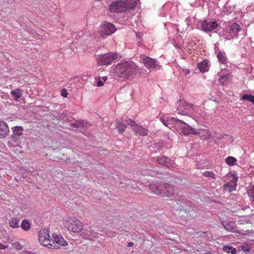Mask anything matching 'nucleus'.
<instances>
[{
	"label": "nucleus",
	"mask_w": 254,
	"mask_h": 254,
	"mask_svg": "<svg viewBox=\"0 0 254 254\" xmlns=\"http://www.w3.org/2000/svg\"><path fill=\"white\" fill-rule=\"evenodd\" d=\"M219 61L223 64H225L227 62V58L224 52H219L217 55Z\"/></svg>",
	"instance_id": "nucleus-28"
},
{
	"label": "nucleus",
	"mask_w": 254,
	"mask_h": 254,
	"mask_svg": "<svg viewBox=\"0 0 254 254\" xmlns=\"http://www.w3.org/2000/svg\"><path fill=\"white\" fill-rule=\"evenodd\" d=\"M39 241L42 245L48 248L51 249L52 247H56L52 244V239H50V236L47 230H42L39 232Z\"/></svg>",
	"instance_id": "nucleus-10"
},
{
	"label": "nucleus",
	"mask_w": 254,
	"mask_h": 254,
	"mask_svg": "<svg viewBox=\"0 0 254 254\" xmlns=\"http://www.w3.org/2000/svg\"><path fill=\"white\" fill-rule=\"evenodd\" d=\"M218 26V24L215 21L204 20L201 23L202 29L205 32L211 31L216 28Z\"/></svg>",
	"instance_id": "nucleus-15"
},
{
	"label": "nucleus",
	"mask_w": 254,
	"mask_h": 254,
	"mask_svg": "<svg viewBox=\"0 0 254 254\" xmlns=\"http://www.w3.org/2000/svg\"><path fill=\"white\" fill-rule=\"evenodd\" d=\"M136 5L135 0H117L112 2L109 6L111 13H121L134 8Z\"/></svg>",
	"instance_id": "nucleus-2"
},
{
	"label": "nucleus",
	"mask_w": 254,
	"mask_h": 254,
	"mask_svg": "<svg viewBox=\"0 0 254 254\" xmlns=\"http://www.w3.org/2000/svg\"><path fill=\"white\" fill-rule=\"evenodd\" d=\"M247 192L248 195L252 197L254 200V186H252L250 189L248 190Z\"/></svg>",
	"instance_id": "nucleus-36"
},
{
	"label": "nucleus",
	"mask_w": 254,
	"mask_h": 254,
	"mask_svg": "<svg viewBox=\"0 0 254 254\" xmlns=\"http://www.w3.org/2000/svg\"><path fill=\"white\" fill-rule=\"evenodd\" d=\"M227 78L228 76L227 75H223L219 78L218 82L220 84H223L224 81L227 79Z\"/></svg>",
	"instance_id": "nucleus-38"
},
{
	"label": "nucleus",
	"mask_w": 254,
	"mask_h": 254,
	"mask_svg": "<svg viewBox=\"0 0 254 254\" xmlns=\"http://www.w3.org/2000/svg\"><path fill=\"white\" fill-rule=\"evenodd\" d=\"M189 72H190V71H187V73H189Z\"/></svg>",
	"instance_id": "nucleus-52"
},
{
	"label": "nucleus",
	"mask_w": 254,
	"mask_h": 254,
	"mask_svg": "<svg viewBox=\"0 0 254 254\" xmlns=\"http://www.w3.org/2000/svg\"><path fill=\"white\" fill-rule=\"evenodd\" d=\"M115 26L111 23L103 21L101 23L99 29V34L102 37L109 36L116 31Z\"/></svg>",
	"instance_id": "nucleus-8"
},
{
	"label": "nucleus",
	"mask_w": 254,
	"mask_h": 254,
	"mask_svg": "<svg viewBox=\"0 0 254 254\" xmlns=\"http://www.w3.org/2000/svg\"><path fill=\"white\" fill-rule=\"evenodd\" d=\"M160 120L164 126L170 128L171 127H169L170 125L173 124L176 126L177 121H179V119L174 118H167L166 119L160 118Z\"/></svg>",
	"instance_id": "nucleus-21"
},
{
	"label": "nucleus",
	"mask_w": 254,
	"mask_h": 254,
	"mask_svg": "<svg viewBox=\"0 0 254 254\" xmlns=\"http://www.w3.org/2000/svg\"><path fill=\"white\" fill-rule=\"evenodd\" d=\"M139 60L149 70L160 68L158 62L155 59L149 58L144 55H141L139 57Z\"/></svg>",
	"instance_id": "nucleus-7"
},
{
	"label": "nucleus",
	"mask_w": 254,
	"mask_h": 254,
	"mask_svg": "<svg viewBox=\"0 0 254 254\" xmlns=\"http://www.w3.org/2000/svg\"><path fill=\"white\" fill-rule=\"evenodd\" d=\"M102 79L104 81H106L107 80V77L106 76L102 77Z\"/></svg>",
	"instance_id": "nucleus-48"
},
{
	"label": "nucleus",
	"mask_w": 254,
	"mask_h": 254,
	"mask_svg": "<svg viewBox=\"0 0 254 254\" xmlns=\"http://www.w3.org/2000/svg\"><path fill=\"white\" fill-rule=\"evenodd\" d=\"M117 58V55L116 54L110 52L98 55L97 62L98 64L101 65H108L110 64Z\"/></svg>",
	"instance_id": "nucleus-9"
},
{
	"label": "nucleus",
	"mask_w": 254,
	"mask_h": 254,
	"mask_svg": "<svg viewBox=\"0 0 254 254\" xmlns=\"http://www.w3.org/2000/svg\"><path fill=\"white\" fill-rule=\"evenodd\" d=\"M190 212H188L187 211L184 210H180L179 212V216L181 218V220L186 222L189 219H191L193 218L190 217Z\"/></svg>",
	"instance_id": "nucleus-23"
},
{
	"label": "nucleus",
	"mask_w": 254,
	"mask_h": 254,
	"mask_svg": "<svg viewBox=\"0 0 254 254\" xmlns=\"http://www.w3.org/2000/svg\"><path fill=\"white\" fill-rule=\"evenodd\" d=\"M72 127L74 128H78L83 126V123L80 121H77L72 124Z\"/></svg>",
	"instance_id": "nucleus-35"
},
{
	"label": "nucleus",
	"mask_w": 254,
	"mask_h": 254,
	"mask_svg": "<svg viewBox=\"0 0 254 254\" xmlns=\"http://www.w3.org/2000/svg\"><path fill=\"white\" fill-rule=\"evenodd\" d=\"M163 188L161 196L170 197L174 193V189L172 186L164 183Z\"/></svg>",
	"instance_id": "nucleus-18"
},
{
	"label": "nucleus",
	"mask_w": 254,
	"mask_h": 254,
	"mask_svg": "<svg viewBox=\"0 0 254 254\" xmlns=\"http://www.w3.org/2000/svg\"><path fill=\"white\" fill-rule=\"evenodd\" d=\"M197 67L201 72H205L208 70V63L206 61H203L197 65Z\"/></svg>",
	"instance_id": "nucleus-25"
},
{
	"label": "nucleus",
	"mask_w": 254,
	"mask_h": 254,
	"mask_svg": "<svg viewBox=\"0 0 254 254\" xmlns=\"http://www.w3.org/2000/svg\"><path fill=\"white\" fill-rule=\"evenodd\" d=\"M104 85V82L101 80H99L97 82V86L98 87H101Z\"/></svg>",
	"instance_id": "nucleus-39"
},
{
	"label": "nucleus",
	"mask_w": 254,
	"mask_h": 254,
	"mask_svg": "<svg viewBox=\"0 0 254 254\" xmlns=\"http://www.w3.org/2000/svg\"><path fill=\"white\" fill-rule=\"evenodd\" d=\"M5 248V246L3 245H2V244L0 243V250L4 249Z\"/></svg>",
	"instance_id": "nucleus-44"
},
{
	"label": "nucleus",
	"mask_w": 254,
	"mask_h": 254,
	"mask_svg": "<svg viewBox=\"0 0 254 254\" xmlns=\"http://www.w3.org/2000/svg\"><path fill=\"white\" fill-rule=\"evenodd\" d=\"M251 102L254 103V96H252V99Z\"/></svg>",
	"instance_id": "nucleus-47"
},
{
	"label": "nucleus",
	"mask_w": 254,
	"mask_h": 254,
	"mask_svg": "<svg viewBox=\"0 0 254 254\" xmlns=\"http://www.w3.org/2000/svg\"><path fill=\"white\" fill-rule=\"evenodd\" d=\"M133 245V243L132 242H129L127 244V247H131Z\"/></svg>",
	"instance_id": "nucleus-46"
},
{
	"label": "nucleus",
	"mask_w": 254,
	"mask_h": 254,
	"mask_svg": "<svg viewBox=\"0 0 254 254\" xmlns=\"http://www.w3.org/2000/svg\"><path fill=\"white\" fill-rule=\"evenodd\" d=\"M176 126L179 127L181 132L185 135H187L190 134L194 135L200 134V132L196 130L182 120H179V121H177Z\"/></svg>",
	"instance_id": "nucleus-6"
},
{
	"label": "nucleus",
	"mask_w": 254,
	"mask_h": 254,
	"mask_svg": "<svg viewBox=\"0 0 254 254\" xmlns=\"http://www.w3.org/2000/svg\"><path fill=\"white\" fill-rule=\"evenodd\" d=\"M227 136V134H222V135H219V136H218V138L219 139H221L222 138H223L224 137V136Z\"/></svg>",
	"instance_id": "nucleus-42"
},
{
	"label": "nucleus",
	"mask_w": 254,
	"mask_h": 254,
	"mask_svg": "<svg viewBox=\"0 0 254 254\" xmlns=\"http://www.w3.org/2000/svg\"><path fill=\"white\" fill-rule=\"evenodd\" d=\"M154 146L156 147L157 146V144H154V145H150L149 148V149L150 150H151L152 148H154Z\"/></svg>",
	"instance_id": "nucleus-43"
},
{
	"label": "nucleus",
	"mask_w": 254,
	"mask_h": 254,
	"mask_svg": "<svg viewBox=\"0 0 254 254\" xmlns=\"http://www.w3.org/2000/svg\"><path fill=\"white\" fill-rule=\"evenodd\" d=\"M202 254H212L209 253V252H205V251H203Z\"/></svg>",
	"instance_id": "nucleus-49"
},
{
	"label": "nucleus",
	"mask_w": 254,
	"mask_h": 254,
	"mask_svg": "<svg viewBox=\"0 0 254 254\" xmlns=\"http://www.w3.org/2000/svg\"><path fill=\"white\" fill-rule=\"evenodd\" d=\"M21 227L24 231H28L30 229V224L28 220L24 219L21 223Z\"/></svg>",
	"instance_id": "nucleus-32"
},
{
	"label": "nucleus",
	"mask_w": 254,
	"mask_h": 254,
	"mask_svg": "<svg viewBox=\"0 0 254 254\" xmlns=\"http://www.w3.org/2000/svg\"><path fill=\"white\" fill-rule=\"evenodd\" d=\"M252 95L251 94H244L242 97V99L243 100H247L251 102L252 99Z\"/></svg>",
	"instance_id": "nucleus-37"
},
{
	"label": "nucleus",
	"mask_w": 254,
	"mask_h": 254,
	"mask_svg": "<svg viewBox=\"0 0 254 254\" xmlns=\"http://www.w3.org/2000/svg\"><path fill=\"white\" fill-rule=\"evenodd\" d=\"M211 137V133L210 131H206L203 134L200 135V138L202 140H207Z\"/></svg>",
	"instance_id": "nucleus-33"
},
{
	"label": "nucleus",
	"mask_w": 254,
	"mask_h": 254,
	"mask_svg": "<svg viewBox=\"0 0 254 254\" xmlns=\"http://www.w3.org/2000/svg\"><path fill=\"white\" fill-rule=\"evenodd\" d=\"M178 114L185 115L190 116L193 111V106L192 104L187 103L185 101L179 100L176 103Z\"/></svg>",
	"instance_id": "nucleus-5"
},
{
	"label": "nucleus",
	"mask_w": 254,
	"mask_h": 254,
	"mask_svg": "<svg viewBox=\"0 0 254 254\" xmlns=\"http://www.w3.org/2000/svg\"><path fill=\"white\" fill-rule=\"evenodd\" d=\"M126 124L132 127V129L134 132L138 133L142 136H145L148 134V130L136 124L134 121L128 119L127 120Z\"/></svg>",
	"instance_id": "nucleus-11"
},
{
	"label": "nucleus",
	"mask_w": 254,
	"mask_h": 254,
	"mask_svg": "<svg viewBox=\"0 0 254 254\" xmlns=\"http://www.w3.org/2000/svg\"><path fill=\"white\" fill-rule=\"evenodd\" d=\"M241 26L239 24L236 23H233L231 26L228 27V30H229V33L231 37L227 38L228 40L237 37L238 35V33L241 30Z\"/></svg>",
	"instance_id": "nucleus-17"
},
{
	"label": "nucleus",
	"mask_w": 254,
	"mask_h": 254,
	"mask_svg": "<svg viewBox=\"0 0 254 254\" xmlns=\"http://www.w3.org/2000/svg\"><path fill=\"white\" fill-rule=\"evenodd\" d=\"M9 225L12 228H17L19 227V220L16 217L12 218L9 221Z\"/></svg>",
	"instance_id": "nucleus-26"
},
{
	"label": "nucleus",
	"mask_w": 254,
	"mask_h": 254,
	"mask_svg": "<svg viewBox=\"0 0 254 254\" xmlns=\"http://www.w3.org/2000/svg\"><path fill=\"white\" fill-rule=\"evenodd\" d=\"M232 179L223 186V189L225 191L231 192L235 190L238 181V177L236 174H232Z\"/></svg>",
	"instance_id": "nucleus-12"
},
{
	"label": "nucleus",
	"mask_w": 254,
	"mask_h": 254,
	"mask_svg": "<svg viewBox=\"0 0 254 254\" xmlns=\"http://www.w3.org/2000/svg\"><path fill=\"white\" fill-rule=\"evenodd\" d=\"M9 131V127L7 124L2 121H0V138H5Z\"/></svg>",
	"instance_id": "nucleus-19"
},
{
	"label": "nucleus",
	"mask_w": 254,
	"mask_h": 254,
	"mask_svg": "<svg viewBox=\"0 0 254 254\" xmlns=\"http://www.w3.org/2000/svg\"><path fill=\"white\" fill-rule=\"evenodd\" d=\"M13 135L20 136L23 132V128L21 126H16L12 128Z\"/></svg>",
	"instance_id": "nucleus-27"
},
{
	"label": "nucleus",
	"mask_w": 254,
	"mask_h": 254,
	"mask_svg": "<svg viewBox=\"0 0 254 254\" xmlns=\"http://www.w3.org/2000/svg\"><path fill=\"white\" fill-rule=\"evenodd\" d=\"M62 95L64 97H66V96H67V92H66V91L65 89H62Z\"/></svg>",
	"instance_id": "nucleus-40"
},
{
	"label": "nucleus",
	"mask_w": 254,
	"mask_h": 254,
	"mask_svg": "<svg viewBox=\"0 0 254 254\" xmlns=\"http://www.w3.org/2000/svg\"><path fill=\"white\" fill-rule=\"evenodd\" d=\"M64 225L68 231L73 233L80 232L83 229V224L75 217H69L64 223Z\"/></svg>",
	"instance_id": "nucleus-4"
},
{
	"label": "nucleus",
	"mask_w": 254,
	"mask_h": 254,
	"mask_svg": "<svg viewBox=\"0 0 254 254\" xmlns=\"http://www.w3.org/2000/svg\"><path fill=\"white\" fill-rule=\"evenodd\" d=\"M226 163L230 166H232L236 164L237 159L233 156H228L226 158Z\"/></svg>",
	"instance_id": "nucleus-30"
},
{
	"label": "nucleus",
	"mask_w": 254,
	"mask_h": 254,
	"mask_svg": "<svg viewBox=\"0 0 254 254\" xmlns=\"http://www.w3.org/2000/svg\"><path fill=\"white\" fill-rule=\"evenodd\" d=\"M136 35L137 37L140 38L141 36V33H136Z\"/></svg>",
	"instance_id": "nucleus-45"
},
{
	"label": "nucleus",
	"mask_w": 254,
	"mask_h": 254,
	"mask_svg": "<svg viewBox=\"0 0 254 254\" xmlns=\"http://www.w3.org/2000/svg\"><path fill=\"white\" fill-rule=\"evenodd\" d=\"M99 234L95 232L91 227L85 229L81 233V236L85 239L92 241L98 237Z\"/></svg>",
	"instance_id": "nucleus-13"
},
{
	"label": "nucleus",
	"mask_w": 254,
	"mask_h": 254,
	"mask_svg": "<svg viewBox=\"0 0 254 254\" xmlns=\"http://www.w3.org/2000/svg\"><path fill=\"white\" fill-rule=\"evenodd\" d=\"M113 72L119 77L129 79L135 75L140 70L139 67L133 62L124 61L113 66Z\"/></svg>",
	"instance_id": "nucleus-1"
},
{
	"label": "nucleus",
	"mask_w": 254,
	"mask_h": 254,
	"mask_svg": "<svg viewBox=\"0 0 254 254\" xmlns=\"http://www.w3.org/2000/svg\"><path fill=\"white\" fill-rule=\"evenodd\" d=\"M116 126L118 129V131L120 133H122L124 132L127 128V125L126 124H120L118 122H116Z\"/></svg>",
	"instance_id": "nucleus-31"
},
{
	"label": "nucleus",
	"mask_w": 254,
	"mask_h": 254,
	"mask_svg": "<svg viewBox=\"0 0 254 254\" xmlns=\"http://www.w3.org/2000/svg\"><path fill=\"white\" fill-rule=\"evenodd\" d=\"M164 183L162 182H154L149 185L150 190L155 194L161 195Z\"/></svg>",
	"instance_id": "nucleus-16"
},
{
	"label": "nucleus",
	"mask_w": 254,
	"mask_h": 254,
	"mask_svg": "<svg viewBox=\"0 0 254 254\" xmlns=\"http://www.w3.org/2000/svg\"><path fill=\"white\" fill-rule=\"evenodd\" d=\"M222 250L224 252L227 253H231L232 254H236L237 250L235 248H233L232 246H224Z\"/></svg>",
	"instance_id": "nucleus-29"
},
{
	"label": "nucleus",
	"mask_w": 254,
	"mask_h": 254,
	"mask_svg": "<svg viewBox=\"0 0 254 254\" xmlns=\"http://www.w3.org/2000/svg\"><path fill=\"white\" fill-rule=\"evenodd\" d=\"M222 224L224 228L229 232H235L236 231V228L235 223L232 221H223Z\"/></svg>",
	"instance_id": "nucleus-20"
},
{
	"label": "nucleus",
	"mask_w": 254,
	"mask_h": 254,
	"mask_svg": "<svg viewBox=\"0 0 254 254\" xmlns=\"http://www.w3.org/2000/svg\"><path fill=\"white\" fill-rule=\"evenodd\" d=\"M54 240L52 239L51 243L55 245V247H52L51 249H59L60 246H65L67 245V242L61 235H57L54 234L53 235Z\"/></svg>",
	"instance_id": "nucleus-14"
},
{
	"label": "nucleus",
	"mask_w": 254,
	"mask_h": 254,
	"mask_svg": "<svg viewBox=\"0 0 254 254\" xmlns=\"http://www.w3.org/2000/svg\"><path fill=\"white\" fill-rule=\"evenodd\" d=\"M129 187L130 188H132L133 189H134V188L133 186L132 187L131 186L129 185V184L128 185L127 187Z\"/></svg>",
	"instance_id": "nucleus-51"
},
{
	"label": "nucleus",
	"mask_w": 254,
	"mask_h": 254,
	"mask_svg": "<svg viewBox=\"0 0 254 254\" xmlns=\"http://www.w3.org/2000/svg\"><path fill=\"white\" fill-rule=\"evenodd\" d=\"M14 247L18 250H20L21 248V246L19 245L18 243H14Z\"/></svg>",
	"instance_id": "nucleus-41"
},
{
	"label": "nucleus",
	"mask_w": 254,
	"mask_h": 254,
	"mask_svg": "<svg viewBox=\"0 0 254 254\" xmlns=\"http://www.w3.org/2000/svg\"><path fill=\"white\" fill-rule=\"evenodd\" d=\"M157 162L161 165L168 167L172 164V161L168 157L165 156H161L157 159Z\"/></svg>",
	"instance_id": "nucleus-22"
},
{
	"label": "nucleus",
	"mask_w": 254,
	"mask_h": 254,
	"mask_svg": "<svg viewBox=\"0 0 254 254\" xmlns=\"http://www.w3.org/2000/svg\"><path fill=\"white\" fill-rule=\"evenodd\" d=\"M24 254H35L33 253H31V252H26L24 253Z\"/></svg>",
	"instance_id": "nucleus-50"
},
{
	"label": "nucleus",
	"mask_w": 254,
	"mask_h": 254,
	"mask_svg": "<svg viewBox=\"0 0 254 254\" xmlns=\"http://www.w3.org/2000/svg\"><path fill=\"white\" fill-rule=\"evenodd\" d=\"M176 202L177 206L175 207L176 209L184 210L188 212H190V217L194 218L195 217L193 205L190 201L187 200L185 196L182 195L178 196Z\"/></svg>",
	"instance_id": "nucleus-3"
},
{
	"label": "nucleus",
	"mask_w": 254,
	"mask_h": 254,
	"mask_svg": "<svg viewBox=\"0 0 254 254\" xmlns=\"http://www.w3.org/2000/svg\"><path fill=\"white\" fill-rule=\"evenodd\" d=\"M202 175L206 177L215 179V174L212 171H205L202 173Z\"/></svg>",
	"instance_id": "nucleus-34"
},
{
	"label": "nucleus",
	"mask_w": 254,
	"mask_h": 254,
	"mask_svg": "<svg viewBox=\"0 0 254 254\" xmlns=\"http://www.w3.org/2000/svg\"><path fill=\"white\" fill-rule=\"evenodd\" d=\"M10 94L12 95L15 101H18V100L22 96V91L19 88L16 89L11 91Z\"/></svg>",
	"instance_id": "nucleus-24"
}]
</instances>
